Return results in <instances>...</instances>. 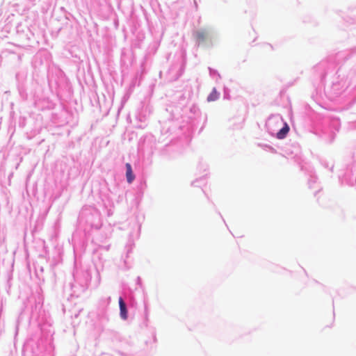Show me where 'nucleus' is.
I'll use <instances>...</instances> for the list:
<instances>
[{"instance_id":"f257e3e1","label":"nucleus","mask_w":356,"mask_h":356,"mask_svg":"<svg viewBox=\"0 0 356 356\" xmlns=\"http://www.w3.org/2000/svg\"><path fill=\"white\" fill-rule=\"evenodd\" d=\"M118 302L120 310V316L122 319L126 320L127 318V309L126 304L121 297L119 298Z\"/></svg>"},{"instance_id":"f03ea898","label":"nucleus","mask_w":356,"mask_h":356,"mask_svg":"<svg viewBox=\"0 0 356 356\" xmlns=\"http://www.w3.org/2000/svg\"><path fill=\"white\" fill-rule=\"evenodd\" d=\"M126 168H127V172H126L127 180L128 183L131 184L135 179V176L133 173L131 164L129 163H126Z\"/></svg>"},{"instance_id":"7ed1b4c3","label":"nucleus","mask_w":356,"mask_h":356,"mask_svg":"<svg viewBox=\"0 0 356 356\" xmlns=\"http://www.w3.org/2000/svg\"><path fill=\"white\" fill-rule=\"evenodd\" d=\"M289 131V125L285 123L284 126L277 132V138L279 139H283L286 137V134Z\"/></svg>"},{"instance_id":"20e7f679","label":"nucleus","mask_w":356,"mask_h":356,"mask_svg":"<svg viewBox=\"0 0 356 356\" xmlns=\"http://www.w3.org/2000/svg\"><path fill=\"white\" fill-rule=\"evenodd\" d=\"M218 93L216 91V90L214 88L213 89L212 92L209 94V95L207 97L208 102H213L218 99Z\"/></svg>"},{"instance_id":"39448f33","label":"nucleus","mask_w":356,"mask_h":356,"mask_svg":"<svg viewBox=\"0 0 356 356\" xmlns=\"http://www.w3.org/2000/svg\"><path fill=\"white\" fill-rule=\"evenodd\" d=\"M196 35L198 40H204L207 36V33L204 31H198Z\"/></svg>"}]
</instances>
